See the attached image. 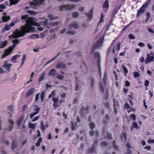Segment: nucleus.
<instances>
[{"label": "nucleus", "instance_id": "61", "mask_svg": "<svg viewBox=\"0 0 154 154\" xmlns=\"http://www.w3.org/2000/svg\"><path fill=\"white\" fill-rule=\"evenodd\" d=\"M6 30H8L10 29V26L9 25H6L5 27Z\"/></svg>", "mask_w": 154, "mask_h": 154}, {"label": "nucleus", "instance_id": "1", "mask_svg": "<svg viewBox=\"0 0 154 154\" xmlns=\"http://www.w3.org/2000/svg\"><path fill=\"white\" fill-rule=\"evenodd\" d=\"M39 25V23L36 22L33 18L30 17L26 20V23L25 26H22L20 30L17 29L14 31L13 35L15 38L22 36L25 34L26 33H29L33 30V26H38Z\"/></svg>", "mask_w": 154, "mask_h": 154}, {"label": "nucleus", "instance_id": "62", "mask_svg": "<svg viewBox=\"0 0 154 154\" xmlns=\"http://www.w3.org/2000/svg\"><path fill=\"white\" fill-rule=\"evenodd\" d=\"M149 82L147 80H146L145 82V85L146 86H148L149 85Z\"/></svg>", "mask_w": 154, "mask_h": 154}, {"label": "nucleus", "instance_id": "21", "mask_svg": "<svg viewBox=\"0 0 154 154\" xmlns=\"http://www.w3.org/2000/svg\"><path fill=\"white\" fill-rule=\"evenodd\" d=\"M56 70L54 69H51L49 73V75L54 76L56 73Z\"/></svg>", "mask_w": 154, "mask_h": 154}, {"label": "nucleus", "instance_id": "8", "mask_svg": "<svg viewBox=\"0 0 154 154\" xmlns=\"http://www.w3.org/2000/svg\"><path fill=\"white\" fill-rule=\"evenodd\" d=\"M12 42L14 43L11 46H10V54L13 51V49H14L15 46L18 43H19L17 39L12 41Z\"/></svg>", "mask_w": 154, "mask_h": 154}, {"label": "nucleus", "instance_id": "63", "mask_svg": "<svg viewBox=\"0 0 154 154\" xmlns=\"http://www.w3.org/2000/svg\"><path fill=\"white\" fill-rule=\"evenodd\" d=\"M79 88V85L78 83H77L76 84L75 88V90L76 91H77L78 90Z\"/></svg>", "mask_w": 154, "mask_h": 154}, {"label": "nucleus", "instance_id": "38", "mask_svg": "<svg viewBox=\"0 0 154 154\" xmlns=\"http://www.w3.org/2000/svg\"><path fill=\"white\" fill-rule=\"evenodd\" d=\"M122 68L124 71L125 73L126 74H127L128 73V71L126 66L124 65H122Z\"/></svg>", "mask_w": 154, "mask_h": 154}, {"label": "nucleus", "instance_id": "26", "mask_svg": "<svg viewBox=\"0 0 154 154\" xmlns=\"http://www.w3.org/2000/svg\"><path fill=\"white\" fill-rule=\"evenodd\" d=\"M59 24L58 22H52L49 23V25L51 26H54L57 25Z\"/></svg>", "mask_w": 154, "mask_h": 154}, {"label": "nucleus", "instance_id": "51", "mask_svg": "<svg viewBox=\"0 0 154 154\" xmlns=\"http://www.w3.org/2000/svg\"><path fill=\"white\" fill-rule=\"evenodd\" d=\"M133 75L134 77H136L139 76L140 74L138 72H135L134 73Z\"/></svg>", "mask_w": 154, "mask_h": 154}, {"label": "nucleus", "instance_id": "64", "mask_svg": "<svg viewBox=\"0 0 154 154\" xmlns=\"http://www.w3.org/2000/svg\"><path fill=\"white\" fill-rule=\"evenodd\" d=\"M151 146H145L144 148L145 149H146L147 150H150L151 149Z\"/></svg>", "mask_w": 154, "mask_h": 154}, {"label": "nucleus", "instance_id": "54", "mask_svg": "<svg viewBox=\"0 0 154 154\" xmlns=\"http://www.w3.org/2000/svg\"><path fill=\"white\" fill-rule=\"evenodd\" d=\"M67 33L69 34L73 35L75 34V32L74 31H68L67 32Z\"/></svg>", "mask_w": 154, "mask_h": 154}, {"label": "nucleus", "instance_id": "10", "mask_svg": "<svg viewBox=\"0 0 154 154\" xmlns=\"http://www.w3.org/2000/svg\"><path fill=\"white\" fill-rule=\"evenodd\" d=\"M52 100L53 101V106L55 108H56L59 106V105L57 104L59 100L58 98L53 97L52 98Z\"/></svg>", "mask_w": 154, "mask_h": 154}, {"label": "nucleus", "instance_id": "49", "mask_svg": "<svg viewBox=\"0 0 154 154\" xmlns=\"http://www.w3.org/2000/svg\"><path fill=\"white\" fill-rule=\"evenodd\" d=\"M42 24L44 26H46L47 25L48 23V20L47 19H46L43 22H42Z\"/></svg>", "mask_w": 154, "mask_h": 154}, {"label": "nucleus", "instance_id": "17", "mask_svg": "<svg viewBox=\"0 0 154 154\" xmlns=\"http://www.w3.org/2000/svg\"><path fill=\"white\" fill-rule=\"evenodd\" d=\"M133 126L131 128V130H132L134 128H136V129H138L139 127V126L138 125L137 123L136 122H134L132 124Z\"/></svg>", "mask_w": 154, "mask_h": 154}, {"label": "nucleus", "instance_id": "58", "mask_svg": "<svg viewBox=\"0 0 154 154\" xmlns=\"http://www.w3.org/2000/svg\"><path fill=\"white\" fill-rule=\"evenodd\" d=\"M39 118V117L38 116H36L32 120V122H34V121L38 120Z\"/></svg>", "mask_w": 154, "mask_h": 154}, {"label": "nucleus", "instance_id": "32", "mask_svg": "<svg viewBox=\"0 0 154 154\" xmlns=\"http://www.w3.org/2000/svg\"><path fill=\"white\" fill-rule=\"evenodd\" d=\"M18 21L17 19H15L13 20L11 23H10V27L13 26H14L15 24Z\"/></svg>", "mask_w": 154, "mask_h": 154}, {"label": "nucleus", "instance_id": "5", "mask_svg": "<svg viewBox=\"0 0 154 154\" xmlns=\"http://www.w3.org/2000/svg\"><path fill=\"white\" fill-rule=\"evenodd\" d=\"M154 59V57L152 53L151 52L149 54H148L145 61V64H147L152 61Z\"/></svg>", "mask_w": 154, "mask_h": 154}, {"label": "nucleus", "instance_id": "14", "mask_svg": "<svg viewBox=\"0 0 154 154\" xmlns=\"http://www.w3.org/2000/svg\"><path fill=\"white\" fill-rule=\"evenodd\" d=\"M34 88H32L30 89L26 93V97H28L30 95L32 94L34 92Z\"/></svg>", "mask_w": 154, "mask_h": 154}, {"label": "nucleus", "instance_id": "16", "mask_svg": "<svg viewBox=\"0 0 154 154\" xmlns=\"http://www.w3.org/2000/svg\"><path fill=\"white\" fill-rule=\"evenodd\" d=\"M9 48L6 50L5 51L4 54L2 55V58H3L6 56H7L10 53V49Z\"/></svg>", "mask_w": 154, "mask_h": 154}, {"label": "nucleus", "instance_id": "27", "mask_svg": "<svg viewBox=\"0 0 154 154\" xmlns=\"http://www.w3.org/2000/svg\"><path fill=\"white\" fill-rule=\"evenodd\" d=\"M41 129L43 131H44L45 130L46 128H47L48 127L47 125H45V126L44 125L43 122H41Z\"/></svg>", "mask_w": 154, "mask_h": 154}, {"label": "nucleus", "instance_id": "47", "mask_svg": "<svg viewBox=\"0 0 154 154\" xmlns=\"http://www.w3.org/2000/svg\"><path fill=\"white\" fill-rule=\"evenodd\" d=\"M103 17H104V15H103V13H102L101 14V16L100 20L99 23L98 24H99L100 23L103 21Z\"/></svg>", "mask_w": 154, "mask_h": 154}, {"label": "nucleus", "instance_id": "15", "mask_svg": "<svg viewBox=\"0 0 154 154\" xmlns=\"http://www.w3.org/2000/svg\"><path fill=\"white\" fill-rule=\"evenodd\" d=\"M20 56V55L17 54L15 55L12 57L11 59V61L13 63H15L16 62L15 60L18 57H19Z\"/></svg>", "mask_w": 154, "mask_h": 154}, {"label": "nucleus", "instance_id": "46", "mask_svg": "<svg viewBox=\"0 0 154 154\" xmlns=\"http://www.w3.org/2000/svg\"><path fill=\"white\" fill-rule=\"evenodd\" d=\"M30 37L31 38H38L39 37V36L37 34H32L31 35Z\"/></svg>", "mask_w": 154, "mask_h": 154}, {"label": "nucleus", "instance_id": "22", "mask_svg": "<svg viewBox=\"0 0 154 154\" xmlns=\"http://www.w3.org/2000/svg\"><path fill=\"white\" fill-rule=\"evenodd\" d=\"M109 6L108 0H106L103 4V7L105 8H108Z\"/></svg>", "mask_w": 154, "mask_h": 154}, {"label": "nucleus", "instance_id": "24", "mask_svg": "<svg viewBox=\"0 0 154 154\" xmlns=\"http://www.w3.org/2000/svg\"><path fill=\"white\" fill-rule=\"evenodd\" d=\"M77 123L74 122H71V129L72 131L75 130V127H76Z\"/></svg>", "mask_w": 154, "mask_h": 154}, {"label": "nucleus", "instance_id": "9", "mask_svg": "<svg viewBox=\"0 0 154 154\" xmlns=\"http://www.w3.org/2000/svg\"><path fill=\"white\" fill-rule=\"evenodd\" d=\"M56 67L57 69L60 68L65 69L66 68V65L63 63L58 62L56 65Z\"/></svg>", "mask_w": 154, "mask_h": 154}, {"label": "nucleus", "instance_id": "34", "mask_svg": "<svg viewBox=\"0 0 154 154\" xmlns=\"http://www.w3.org/2000/svg\"><path fill=\"white\" fill-rule=\"evenodd\" d=\"M57 78L59 80H62L64 78V76L60 74L57 75L56 76Z\"/></svg>", "mask_w": 154, "mask_h": 154}, {"label": "nucleus", "instance_id": "35", "mask_svg": "<svg viewBox=\"0 0 154 154\" xmlns=\"http://www.w3.org/2000/svg\"><path fill=\"white\" fill-rule=\"evenodd\" d=\"M7 42L5 41L3 42L1 44H0V48L4 47L7 45Z\"/></svg>", "mask_w": 154, "mask_h": 154}, {"label": "nucleus", "instance_id": "52", "mask_svg": "<svg viewBox=\"0 0 154 154\" xmlns=\"http://www.w3.org/2000/svg\"><path fill=\"white\" fill-rule=\"evenodd\" d=\"M39 95L40 94L39 93H38L35 95V102L37 101L39 98Z\"/></svg>", "mask_w": 154, "mask_h": 154}, {"label": "nucleus", "instance_id": "18", "mask_svg": "<svg viewBox=\"0 0 154 154\" xmlns=\"http://www.w3.org/2000/svg\"><path fill=\"white\" fill-rule=\"evenodd\" d=\"M24 117V116H23L18 119L17 124L19 126H20L21 125Z\"/></svg>", "mask_w": 154, "mask_h": 154}, {"label": "nucleus", "instance_id": "25", "mask_svg": "<svg viewBox=\"0 0 154 154\" xmlns=\"http://www.w3.org/2000/svg\"><path fill=\"white\" fill-rule=\"evenodd\" d=\"M17 142L16 141L14 140L13 141L12 143V148L13 149H14L17 146Z\"/></svg>", "mask_w": 154, "mask_h": 154}, {"label": "nucleus", "instance_id": "60", "mask_svg": "<svg viewBox=\"0 0 154 154\" xmlns=\"http://www.w3.org/2000/svg\"><path fill=\"white\" fill-rule=\"evenodd\" d=\"M91 87H92L94 85V80L92 79L91 80Z\"/></svg>", "mask_w": 154, "mask_h": 154}, {"label": "nucleus", "instance_id": "11", "mask_svg": "<svg viewBox=\"0 0 154 154\" xmlns=\"http://www.w3.org/2000/svg\"><path fill=\"white\" fill-rule=\"evenodd\" d=\"M40 109V108L39 107L35 108L34 110L35 111L30 115V118L32 119L35 116L38 114L39 112Z\"/></svg>", "mask_w": 154, "mask_h": 154}, {"label": "nucleus", "instance_id": "13", "mask_svg": "<svg viewBox=\"0 0 154 154\" xmlns=\"http://www.w3.org/2000/svg\"><path fill=\"white\" fill-rule=\"evenodd\" d=\"M145 9H146L143 8L142 7H141L139 10L137 15V16H139L142 13L144 12L145 11Z\"/></svg>", "mask_w": 154, "mask_h": 154}, {"label": "nucleus", "instance_id": "2", "mask_svg": "<svg viewBox=\"0 0 154 154\" xmlns=\"http://www.w3.org/2000/svg\"><path fill=\"white\" fill-rule=\"evenodd\" d=\"M45 0H34L32 1L31 5L33 8L37 9L41 5H43Z\"/></svg>", "mask_w": 154, "mask_h": 154}, {"label": "nucleus", "instance_id": "36", "mask_svg": "<svg viewBox=\"0 0 154 154\" xmlns=\"http://www.w3.org/2000/svg\"><path fill=\"white\" fill-rule=\"evenodd\" d=\"M94 55L95 57H97L98 60V61H99L100 59V54L98 53H95Z\"/></svg>", "mask_w": 154, "mask_h": 154}, {"label": "nucleus", "instance_id": "59", "mask_svg": "<svg viewBox=\"0 0 154 154\" xmlns=\"http://www.w3.org/2000/svg\"><path fill=\"white\" fill-rule=\"evenodd\" d=\"M124 106H125V107L126 108H129L130 107V106L127 103H126L125 105Z\"/></svg>", "mask_w": 154, "mask_h": 154}, {"label": "nucleus", "instance_id": "31", "mask_svg": "<svg viewBox=\"0 0 154 154\" xmlns=\"http://www.w3.org/2000/svg\"><path fill=\"white\" fill-rule=\"evenodd\" d=\"M55 92H56V91L55 90H54V91H52L51 92V94H50L49 95V96H48V98H50L54 96L56 94Z\"/></svg>", "mask_w": 154, "mask_h": 154}, {"label": "nucleus", "instance_id": "4", "mask_svg": "<svg viewBox=\"0 0 154 154\" xmlns=\"http://www.w3.org/2000/svg\"><path fill=\"white\" fill-rule=\"evenodd\" d=\"M104 39V36L103 35L100 37L98 41L94 45L93 48V49L94 50L96 48H98L101 46Z\"/></svg>", "mask_w": 154, "mask_h": 154}, {"label": "nucleus", "instance_id": "42", "mask_svg": "<svg viewBox=\"0 0 154 154\" xmlns=\"http://www.w3.org/2000/svg\"><path fill=\"white\" fill-rule=\"evenodd\" d=\"M72 15L74 18H76L78 17L79 13L76 12H75L72 13Z\"/></svg>", "mask_w": 154, "mask_h": 154}, {"label": "nucleus", "instance_id": "23", "mask_svg": "<svg viewBox=\"0 0 154 154\" xmlns=\"http://www.w3.org/2000/svg\"><path fill=\"white\" fill-rule=\"evenodd\" d=\"M2 18L3 22H6L9 20L10 17L8 16H4L2 17Z\"/></svg>", "mask_w": 154, "mask_h": 154}, {"label": "nucleus", "instance_id": "7", "mask_svg": "<svg viewBox=\"0 0 154 154\" xmlns=\"http://www.w3.org/2000/svg\"><path fill=\"white\" fill-rule=\"evenodd\" d=\"M69 28L70 29H77L79 27V25L78 23H74L70 24L69 25Z\"/></svg>", "mask_w": 154, "mask_h": 154}, {"label": "nucleus", "instance_id": "28", "mask_svg": "<svg viewBox=\"0 0 154 154\" xmlns=\"http://www.w3.org/2000/svg\"><path fill=\"white\" fill-rule=\"evenodd\" d=\"M90 135L91 136H92L94 134H95L96 136L98 135V132L97 131H95L94 132H93V131H90Z\"/></svg>", "mask_w": 154, "mask_h": 154}, {"label": "nucleus", "instance_id": "20", "mask_svg": "<svg viewBox=\"0 0 154 154\" xmlns=\"http://www.w3.org/2000/svg\"><path fill=\"white\" fill-rule=\"evenodd\" d=\"M46 74V73L45 72H44L40 76L39 79H38V81L39 82H40L42 81L44 78L45 77V76Z\"/></svg>", "mask_w": 154, "mask_h": 154}, {"label": "nucleus", "instance_id": "50", "mask_svg": "<svg viewBox=\"0 0 154 154\" xmlns=\"http://www.w3.org/2000/svg\"><path fill=\"white\" fill-rule=\"evenodd\" d=\"M133 21L131 22L128 25H127L122 30V31H124L125 30L127 29L128 27L129 26L130 24Z\"/></svg>", "mask_w": 154, "mask_h": 154}, {"label": "nucleus", "instance_id": "3", "mask_svg": "<svg viewBox=\"0 0 154 154\" xmlns=\"http://www.w3.org/2000/svg\"><path fill=\"white\" fill-rule=\"evenodd\" d=\"M75 6L73 5H65L60 6L59 8L60 11L70 10L74 8Z\"/></svg>", "mask_w": 154, "mask_h": 154}, {"label": "nucleus", "instance_id": "30", "mask_svg": "<svg viewBox=\"0 0 154 154\" xmlns=\"http://www.w3.org/2000/svg\"><path fill=\"white\" fill-rule=\"evenodd\" d=\"M36 124H33L31 123L29 124V126L30 128H32L33 129H35L36 126Z\"/></svg>", "mask_w": 154, "mask_h": 154}, {"label": "nucleus", "instance_id": "44", "mask_svg": "<svg viewBox=\"0 0 154 154\" xmlns=\"http://www.w3.org/2000/svg\"><path fill=\"white\" fill-rule=\"evenodd\" d=\"M4 67L7 69H9V64L8 63H7V61H5L4 63Z\"/></svg>", "mask_w": 154, "mask_h": 154}, {"label": "nucleus", "instance_id": "41", "mask_svg": "<svg viewBox=\"0 0 154 154\" xmlns=\"http://www.w3.org/2000/svg\"><path fill=\"white\" fill-rule=\"evenodd\" d=\"M45 91H44L42 93L41 95V99L42 101H43L44 100V98L45 97Z\"/></svg>", "mask_w": 154, "mask_h": 154}, {"label": "nucleus", "instance_id": "40", "mask_svg": "<svg viewBox=\"0 0 154 154\" xmlns=\"http://www.w3.org/2000/svg\"><path fill=\"white\" fill-rule=\"evenodd\" d=\"M5 8V6L4 5H0V12H3L4 10L3 9Z\"/></svg>", "mask_w": 154, "mask_h": 154}, {"label": "nucleus", "instance_id": "37", "mask_svg": "<svg viewBox=\"0 0 154 154\" xmlns=\"http://www.w3.org/2000/svg\"><path fill=\"white\" fill-rule=\"evenodd\" d=\"M10 130H12L13 128V125H14V122L12 120H10Z\"/></svg>", "mask_w": 154, "mask_h": 154}, {"label": "nucleus", "instance_id": "45", "mask_svg": "<svg viewBox=\"0 0 154 154\" xmlns=\"http://www.w3.org/2000/svg\"><path fill=\"white\" fill-rule=\"evenodd\" d=\"M26 55L25 54L23 55V58H22V61L21 63L22 65H23L24 64V63L25 62V61L26 59Z\"/></svg>", "mask_w": 154, "mask_h": 154}, {"label": "nucleus", "instance_id": "48", "mask_svg": "<svg viewBox=\"0 0 154 154\" xmlns=\"http://www.w3.org/2000/svg\"><path fill=\"white\" fill-rule=\"evenodd\" d=\"M14 107V106L13 105H12L10 106V111H11L12 113H13L15 112Z\"/></svg>", "mask_w": 154, "mask_h": 154}, {"label": "nucleus", "instance_id": "39", "mask_svg": "<svg viewBox=\"0 0 154 154\" xmlns=\"http://www.w3.org/2000/svg\"><path fill=\"white\" fill-rule=\"evenodd\" d=\"M89 125L91 129H93L95 127V125L93 122H91L89 123Z\"/></svg>", "mask_w": 154, "mask_h": 154}, {"label": "nucleus", "instance_id": "56", "mask_svg": "<svg viewBox=\"0 0 154 154\" xmlns=\"http://www.w3.org/2000/svg\"><path fill=\"white\" fill-rule=\"evenodd\" d=\"M66 31V29L65 28L63 29L61 31H60V33L61 34H63Z\"/></svg>", "mask_w": 154, "mask_h": 154}, {"label": "nucleus", "instance_id": "19", "mask_svg": "<svg viewBox=\"0 0 154 154\" xmlns=\"http://www.w3.org/2000/svg\"><path fill=\"white\" fill-rule=\"evenodd\" d=\"M151 0H147L145 2L142 7L146 9L148 6Z\"/></svg>", "mask_w": 154, "mask_h": 154}, {"label": "nucleus", "instance_id": "6", "mask_svg": "<svg viewBox=\"0 0 154 154\" xmlns=\"http://www.w3.org/2000/svg\"><path fill=\"white\" fill-rule=\"evenodd\" d=\"M121 46V44L119 42L116 45H115L112 49V52L113 54H115L116 52H117V53L119 51L120 49V47Z\"/></svg>", "mask_w": 154, "mask_h": 154}, {"label": "nucleus", "instance_id": "57", "mask_svg": "<svg viewBox=\"0 0 154 154\" xmlns=\"http://www.w3.org/2000/svg\"><path fill=\"white\" fill-rule=\"evenodd\" d=\"M28 15H26L24 16H22L21 19H26L28 17Z\"/></svg>", "mask_w": 154, "mask_h": 154}, {"label": "nucleus", "instance_id": "29", "mask_svg": "<svg viewBox=\"0 0 154 154\" xmlns=\"http://www.w3.org/2000/svg\"><path fill=\"white\" fill-rule=\"evenodd\" d=\"M60 54V53H59L58 54H57L56 56L54 57V58H53L51 59L50 60L47 62L46 63V64H48V63H51V62L52 61L54 60L55 59L57 58V57Z\"/></svg>", "mask_w": 154, "mask_h": 154}, {"label": "nucleus", "instance_id": "12", "mask_svg": "<svg viewBox=\"0 0 154 154\" xmlns=\"http://www.w3.org/2000/svg\"><path fill=\"white\" fill-rule=\"evenodd\" d=\"M93 9L91 10L90 11L89 13L88 14H86V16H87L89 18V20L90 21L93 17Z\"/></svg>", "mask_w": 154, "mask_h": 154}, {"label": "nucleus", "instance_id": "55", "mask_svg": "<svg viewBox=\"0 0 154 154\" xmlns=\"http://www.w3.org/2000/svg\"><path fill=\"white\" fill-rule=\"evenodd\" d=\"M130 117L132 118L134 121L136 120V116L134 114L131 115Z\"/></svg>", "mask_w": 154, "mask_h": 154}, {"label": "nucleus", "instance_id": "43", "mask_svg": "<svg viewBox=\"0 0 154 154\" xmlns=\"http://www.w3.org/2000/svg\"><path fill=\"white\" fill-rule=\"evenodd\" d=\"M48 17L49 18V19L51 20H54L56 19V18H55V17H54L51 14H49L48 16Z\"/></svg>", "mask_w": 154, "mask_h": 154}, {"label": "nucleus", "instance_id": "33", "mask_svg": "<svg viewBox=\"0 0 154 154\" xmlns=\"http://www.w3.org/2000/svg\"><path fill=\"white\" fill-rule=\"evenodd\" d=\"M42 138L41 137L39 138L38 139V142L36 143V146H39L41 144V143L42 141Z\"/></svg>", "mask_w": 154, "mask_h": 154}, {"label": "nucleus", "instance_id": "53", "mask_svg": "<svg viewBox=\"0 0 154 154\" xmlns=\"http://www.w3.org/2000/svg\"><path fill=\"white\" fill-rule=\"evenodd\" d=\"M128 37L130 39H134L135 38V37L133 35L130 34L129 35Z\"/></svg>", "mask_w": 154, "mask_h": 154}]
</instances>
